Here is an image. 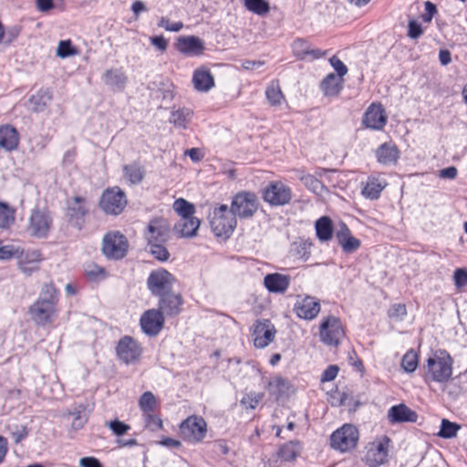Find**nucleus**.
Returning <instances> with one entry per match:
<instances>
[{"instance_id":"6e6d98bb","label":"nucleus","mask_w":467,"mask_h":467,"mask_svg":"<svg viewBox=\"0 0 467 467\" xmlns=\"http://www.w3.org/2000/svg\"><path fill=\"white\" fill-rule=\"evenodd\" d=\"M21 254V249L14 245H4L0 247V260L17 258Z\"/></svg>"},{"instance_id":"774afa93","label":"nucleus","mask_w":467,"mask_h":467,"mask_svg":"<svg viewBox=\"0 0 467 467\" xmlns=\"http://www.w3.org/2000/svg\"><path fill=\"white\" fill-rule=\"evenodd\" d=\"M352 236L349 228L346 223H342L339 229L336 233V237L339 244L345 242L348 237Z\"/></svg>"},{"instance_id":"338daca9","label":"nucleus","mask_w":467,"mask_h":467,"mask_svg":"<svg viewBox=\"0 0 467 467\" xmlns=\"http://www.w3.org/2000/svg\"><path fill=\"white\" fill-rule=\"evenodd\" d=\"M338 367L337 365H329L322 373L321 381L327 382L335 379L338 373Z\"/></svg>"},{"instance_id":"423d86ee","label":"nucleus","mask_w":467,"mask_h":467,"mask_svg":"<svg viewBox=\"0 0 467 467\" xmlns=\"http://www.w3.org/2000/svg\"><path fill=\"white\" fill-rule=\"evenodd\" d=\"M180 432L186 441L197 443L204 439L207 424L200 416H190L181 423Z\"/></svg>"},{"instance_id":"aec40b11","label":"nucleus","mask_w":467,"mask_h":467,"mask_svg":"<svg viewBox=\"0 0 467 467\" xmlns=\"http://www.w3.org/2000/svg\"><path fill=\"white\" fill-rule=\"evenodd\" d=\"M275 329L269 320L258 322L254 330V344L255 348H264L274 339Z\"/></svg>"},{"instance_id":"5701e85b","label":"nucleus","mask_w":467,"mask_h":467,"mask_svg":"<svg viewBox=\"0 0 467 467\" xmlns=\"http://www.w3.org/2000/svg\"><path fill=\"white\" fill-rule=\"evenodd\" d=\"M29 313L32 317V319L37 325L45 326L51 323L52 317L55 314V306L47 303L36 301L30 306Z\"/></svg>"},{"instance_id":"5fc2aeb1","label":"nucleus","mask_w":467,"mask_h":467,"mask_svg":"<svg viewBox=\"0 0 467 467\" xmlns=\"http://www.w3.org/2000/svg\"><path fill=\"white\" fill-rule=\"evenodd\" d=\"M106 426L109 427L118 437L124 435L128 431L130 430V426L129 424L119 420L108 421L106 422Z\"/></svg>"},{"instance_id":"e433bc0d","label":"nucleus","mask_w":467,"mask_h":467,"mask_svg":"<svg viewBox=\"0 0 467 467\" xmlns=\"http://www.w3.org/2000/svg\"><path fill=\"white\" fill-rule=\"evenodd\" d=\"M386 185L387 183L379 178L368 177L362 194L370 200H377Z\"/></svg>"},{"instance_id":"2f4dec72","label":"nucleus","mask_w":467,"mask_h":467,"mask_svg":"<svg viewBox=\"0 0 467 467\" xmlns=\"http://www.w3.org/2000/svg\"><path fill=\"white\" fill-rule=\"evenodd\" d=\"M265 388L271 396L276 400L288 393L290 383L288 380L280 376H275L265 382Z\"/></svg>"},{"instance_id":"7ed1b4c3","label":"nucleus","mask_w":467,"mask_h":467,"mask_svg":"<svg viewBox=\"0 0 467 467\" xmlns=\"http://www.w3.org/2000/svg\"><path fill=\"white\" fill-rule=\"evenodd\" d=\"M257 196L251 192H241L234 195L230 211L234 218H252L258 209Z\"/></svg>"},{"instance_id":"8fccbe9b","label":"nucleus","mask_w":467,"mask_h":467,"mask_svg":"<svg viewBox=\"0 0 467 467\" xmlns=\"http://www.w3.org/2000/svg\"><path fill=\"white\" fill-rule=\"evenodd\" d=\"M311 45L303 38L296 39L292 44V49L295 56L299 59H306Z\"/></svg>"},{"instance_id":"69168bd1","label":"nucleus","mask_w":467,"mask_h":467,"mask_svg":"<svg viewBox=\"0 0 467 467\" xmlns=\"http://www.w3.org/2000/svg\"><path fill=\"white\" fill-rule=\"evenodd\" d=\"M330 65L337 71L338 77L343 78L348 73L347 66L336 56L329 58Z\"/></svg>"},{"instance_id":"0e129e2a","label":"nucleus","mask_w":467,"mask_h":467,"mask_svg":"<svg viewBox=\"0 0 467 467\" xmlns=\"http://www.w3.org/2000/svg\"><path fill=\"white\" fill-rule=\"evenodd\" d=\"M423 34V30L420 23L416 20H410L408 25V36L412 39L419 38Z\"/></svg>"},{"instance_id":"c85d7f7f","label":"nucleus","mask_w":467,"mask_h":467,"mask_svg":"<svg viewBox=\"0 0 467 467\" xmlns=\"http://www.w3.org/2000/svg\"><path fill=\"white\" fill-rule=\"evenodd\" d=\"M19 142L17 130L11 125L0 127V147L5 150L16 149Z\"/></svg>"},{"instance_id":"4c0bfd02","label":"nucleus","mask_w":467,"mask_h":467,"mask_svg":"<svg viewBox=\"0 0 467 467\" xmlns=\"http://www.w3.org/2000/svg\"><path fill=\"white\" fill-rule=\"evenodd\" d=\"M192 114L193 112L191 109L180 108L171 112L170 122H171L176 128L185 130L192 119Z\"/></svg>"},{"instance_id":"2eb2a0df","label":"nucleus","mask_w":467,"mask_h":467,"mask_svg":"<svg viewBox=\"0 0 467 467\" xmlns=\"http://www.w3.org/2000/svg\"><path fill=\"white\" fill-rule=\"evenodd\" d=\"M164 317L160 310L149 309L140 317L142 331L150 337L157 336L164 326Z\"/></svg>"},{"instance_id":"c9c22d12","label":"nucleus","mask_w":467,"mask_h":467,"mask_svg":"<svg viewBox=\"0 0 467 467\" xmlns=\"http://www.w3.org/2000/svg\"><path fill=\"white\" fill-rule=\"evenodd\" d=\"M317 237L320 242H328L333 237L332 220L327 216H322L315 223Z\"/></svg>"},{"instance_id":"ddd939ff","label":"nucleus","mask_w":467,"mask_h":467,"mask_svg":"<svg viewBox=\"0 0 467 467\" xmlns=\"http://www.w3.org/2000/svg\"><path fill=\"white\" fill-rule=\"evenodd\" d=\"M170 225L166 219L153 218L150 221L144 236L148 244L165 243L169 238Z\"/></svg>"},{"instance_id":"39448f33","label":"nucleus","mask_w":467,"mask_h":467,"mask_svg":"<svg viewBox=\"0 0 467 467\" xmlns=\"http://www.w3.org/2000/svg\"><path fill=\"white\" fill-rule=\"evenodd\" d=\"M129 248L127 238L119 232L109 233L103 238L102 252L107 258L119 260Z\"/></svg>"},{"instance_id":"e2e57ef3","label":"nucleus","mask_w":467,"mask_h":467,"mask_svg":"<svg viewBox=\"0 0 467 467\" xmlns=\"http://www.w3.org/2000/svg\"><path fill=\"white\" fill-rule=\"evenodd\" d=\"M454 285L458 288L467 285V270L464 268H458L454 271L453 275Z\"/></svg>"},{"instance_id":"b1692460","label":"nucleus","mask_w":467,"mask_h":467,"mask_svg":"<svg viewBox=\"0 0 467 467\" xmlns=\"http://www.w3.org/2000/svg\"><path fill=\"white\" fill-rule=\"evenodd\" d=\"M291 278L289 275L273 273L264 277V285L271 293L283 294L289 287Z\"/></svg>"},{"instance_id":"3c124183","label":"nucleus","mask_w":467,"mask_h":467,"mask_svg":"<svg viewBox=\"0 0 467 467\" xmlns=\"http://www.w3.org/2000/svg\"><path fill=\"white\" fill-rule=\"evenodd\" d=\"M78 54L77 48L72 45L71 41L68 40H61L58 43V47L57 49V55L59 57L66 58Z\"/></svg>"},{"instance_id":"7c9ffc66","label":"nucleus","mask_w":467,"mask_h":467,"mask_svg":"<svg viewBox=\"0 0 467 467\" xmlns=\"http://www.w3.org/2000/svg\"><path fill=\"white\" fill-rule=\"evenodd\" d=\"M320 87L325 96H337L343 88V78L330 73L322 80Z\"/></svg>"},{"instance_id":"bf43d9fd","label":"nucleus","mask_w":467,"mask_h":467,"mask_svg":"<svg viewBox=\"0 0 467 467\" xmlns=\"http://www.w3.org/2000/svg\"><path fill=\"white\" fill-rule=\"evenodd\" d=\"M145 415V422L146 427L150 429L151 431L161 430L162 428V420L153 414V412L146 413Z\"/></svg>"},{"instance_id":"f257e3e1","label":"nucleus","mask_w":467,"mask_h":467,"mask_svg":"<svg viewBox=\"0 0 467 467\" xmlns=\"http://www.w3.org/2000/svg\"><path fill=\"white\" fill-rule=\"evenodd\" d=\"M452 365L453 360L446 350L434 351L422 367L425 382H447L452 376Z\"/></svg>"},{"instance_id":"9b49d317","label":"nucleus","mask_w":467,"mask_h":467,"mask_svg":"<svg viewBox=\"0 0 467 467\" xmlns=\"http://www.w3.org/2000/svg\"><path fill=\"white\" fill-rule=\"evenodd\" d=\"M52 225V219L48 213L43 210L35 209L29 218L27 231L36 238L47 236Z\"/></svg>"},{"instance_id":"864d4df0","label":"nucleus","mask_w":467,"mask_h":467,"mask_svg":"<svg viewBox=\"0 0 467 467\" xmlns=\"http://www.w3.org/2000/svg\"><path fill=\"white\" fill-rule=\"evenodd\" d=\"M300 181L314 192H322L324 189L323 183L312 174H303Z\"/></svg>"},{"instance_id":"0eeeda50","label":"nucleus","mask_w":467,"mask_h":467,"mask_svg":"<svg viewBox=\"0 0 467 467\" xmlns=\"http://www.w3.org/2000/svg\"><path fill=\"white\" fill-rule=\"evenodd\" d=\"M174 281L175 278L169 271L160 268L150 274L147 286L152 296H161L171 292Z\"/></svg>"},{"instance_id":"20e7f679","label":"nucleus","mask_w":467,"mask_h":467,"mask_svg":"<svg viewBox=\"0 0 467 467\" xmlns=\"http://www.w3.org/2000/svg\"><path fill=\"white\" fill-rule=\"evenodd\" d=\"M358 431L352 424H344L330 436L331 446L340 451H348L357 446Z\"/></svg>"},{"instance_id":"bb28decb","label":"nucleus","mask_w":467,"mask_h":467,"mask_svg":"<svg viewBox=\"0 0 467 467\" xmlns=\"http://www.w3.org/2000/svg\"><path fill=\"white\" fill-rule=\"evenodd\" d=\"M52 98V91L47 88H42L36 94L29 97L27 108L36 113L42 112L47 108Z\"/></svg>"},{"instance_id":"6ab92c4d","label":"nucleus","mask_w":467,"mask_h":467,"mask_svg":"<svg viewBox=\"0 0 467 467\" xmlns=\"http://www.w3.org/2000/svg\"><path fill=\"white\" fill-rule=\"evenodd\" d=\"M175 48L185 56H200L204 50V43L197 36H183L177 39Z\"/></svg>"},{"instance_id":"58836bf2","label":"nucleus","mask_w":467,"mask_h":467,"mask_svg":"<svg viewBox=\"0 0 467 467\" xmlns=\"http://www.w3.org/2000/svg\"><path fill=\"white\" fill-rule=\"evenodd\" d=\"M16 210L7 202H0V229L7 230L15 223Z\"/></svg>"},{"instance_id":"a211bd4d","label":"nucleus","mask_w":467,"mask_h":467,"mask_svg":"<svg viewBox=\"0 0 467 467\" xmlns=\"http://www.w3.org/2000/svg\"><path fill=\"white\" fill-rule=\"evenodd\" d=\"M18 267L26 275H31L38 270L39 263L43 261L42 254L37 249H21V254L17 257Z\"/></svg>"},{"instance_id":"4d7b16f0","label":"nucleus","mask_w":467,"mask_h":467,"mask_svg":"<svg viewBox=\"0 0 467 467\" xmlns=\"http://www.w3.org/2000/svg\"><path fill=\"white\" fill-rule=\"evenodd\" d=\"M340 245L345 253L351 254L356 252L360 247L361 242L352 235L348 237L345 242H343Z\"/></svg>"},{"instance_id":"09e8293b","label":"nucleus","mask_w":467,"mask_h":467,"mask_svg":"<svg viewBox=\"0 0 467 467\" xmlns=\"http://www.w3.org/2000/svg\"><path fill=\"white\" fill-rule=\"evenodd\" d=\"M265 95L272 106L280 105L285 99L279 86L275 84H271L267 87Z\"/></svg>"},{"instance_id":"6e6552de","label":"nucleus","mask_w":467,"mask_h":467,"mask_svg":"<svg viewBox=\"0 0 467 467\" xmlns=\"http://www.w3.org/2000/svg\"><path fill=\"white\" fill-rule=\"evenodd\" d=\"M127 204L126 196L123 191L115 187L103 192L99 206L108 214H119Z\"/></svg>"},{"instance_id":"72a5a7b5","label":"nucleus","mask_w":467,"mask_h":467,"mask_svg":"<svg viewBox=\"0 0 467 467\" xmlns=\"http://www.w3.org/2000/svg\"><path fill=\"white\" fill-rule=\"evenodd\" d=\"M312 241L305 238H298L294 241L290 247V254L303 261L309 259L311 255Z\"/></svg>"},{"instance_id":"603ef678","label":"nucleus","mask_w":467,"mask_h":467,"mask_svg":"<svg viewBox=\"0 0 467 467\" xmlns=\"http://www.w3.org/2000/svg\"><path fill=\"white\" fill-rule=\"evenodd\" d=\"M164 243L148 244L150 253L159 261L165 262L169 259L170 254L163 245Z\"/></svg>"},{"instance_id":"412c9836","label":"nucleus","mask_w":467,"mask_h":467,"mask_svg":"<svg viewBox=\"0 0 467 467\" xmlns=\"http://www.w3.org/2000/svg\"><path fill=\"white\" fill-rule=\"evenodd\" d=\"M104 84L115 92H122L128 83V76L122 67L109 68L102 75Z\"/></svg>"},{"instance_id":"49530a36","label":"nucleus","mask_w":467,"mask_h":467,"mask_svg":"<svg viewBox=\"0 0 467 467\" xmlns=\"http://www.w3.org/2000/svg\"><path fill=\"white\" fill-rule=\"evenodd\" d=\"M460 428L461 426L459 424L443 419L441 420V429L438 435L444 439H451L457 435V431L460 430Z\"/></svg>"},{"instance_id":"4be33fe9","label":"nucleus","mask_w":467,"mask_h":467,"mask_svg":"<svg viewBox=\"0 0 467 467\" xmlns=\"http://www.w3.org/2000/svg\"><path fill=\"white\" fill-rule=\"evenodd\" d=\"M159 309L162 315L175 317L181 312V306L183 303L180 294L172 292L159 296Z\"/></svg>"},{"instance_id":"f3484780","label":"nucleus","mask_w":467,"mask_h":467,"mask_svg":"<svg viewBox=\"0 0 467 467\" xmlns=\"http://www.w3.org/2000/svg\"><path fill=\"white\" fill-rule=\"evenodd\" d=\"M87 213L88 208L86 207L85 198L76 196L68 202L67 216L68 222L78 229H81L83 218Z\"/></svg>"},{"instance_id":"a18cd8bd","label":"nucleus","mask_w":467,"mask_h":467,"mask_svg":"<svg viewBox=\"0 0 467 467\" xmlns=\"http://www.w3.org/2000/svg\"><path fill=\"white\" fill-rule=\"evenodd\" d=\"M245 7L259 16H265L269 12L270 6L265 0H244Z\"/></svg>"},{"instance_id":"f704fd0d","label":"nucleus","mask_w":467,"mask_h":467,"mask_svg":"<svg viewBox=\"0 0 467 467\" xmlns=\"http://www.w3.org/2000/svg\"><path fill=\"white\" fill-rule=\"evenodd\" d=\"M301 451L302 445L299 441H290L280 446L278 457L285 462H293L300 455Z\"/></svg>"},{"instance_id":"a19ab883","label":"nucleus","mask_w":467,"mask_h":467,"mask_svg":"<svg viewBox=\"0 0 467 467\" xmlns=\"http://www.w3.org/2000/svg\"><path fill=\"white\" fill-rule=\"evenodd\" d=\"M124 177L131 183H140L144 177L141 167L137 163H131L123 167Z\"/></svg>"},{"instance_id":"ea45409f","label":"nucleus","mask_w":467,"mask_h":467,"mask_svg":"<svg viewBox=\"0 0 467 467\" xmlns=\"http://www.w3.org/2000/svg\"><path fill=\"white\" fill-rule=\"evenodd\" d=\"M37 301L52 305L56 307L58 301V291L53 283H47L43 285Z\"/></svg>"},{"instance_id":"13d9d810","label":"nucleus","mask_w":467,"mask_h":467,"mask_svg":"<svg viewBox=\"0 0 467 467\" xmlns=\"http://www.w3.org/2000/svg\"><path fill=\"white\" fill-rule=\"evenodd\" d=\"M158 26L164 28L166 31L179 32L183 27V24L182 22L170 23L167 17L161 16L158 22Z\"/></svg>"},{"instance_id":"dca6fc26","label":"nucleus","mask_w":467,"mask_h":467,"mask_svg":"<svg viewBox=\"0 0 467 467\" xmlns=\"http://www.w3.org/2000/svg\"><path fill=\"white\" fill-rule=\"evenodd\" d=\"M387 115L381 104L372 103L362 118L363 125L370 130H381L387 123Z\"/></svg>"},{"instance_id":"c03bdc74","label":"nucleus","mask_w":467,"mask_h":467,"mask_svg":"<svg viewBox=\"0 0 467 467\" xmlns=\"http://www.w3.org/2000/svg\"><path fill=\"white\" fill-rule=\"evenodd\" d=\"M85 275L89 281H100L106 278L105 269L96 264L89 263L85 265Z\"/></svg>"},{"instance_id":"9d476101","label":"nucleus","mask_w":467,"mask_h":467,"mask_svg":"<svg viewBox=\"0 0 467 467\" xmlns=\"http://www.w3.org/2000/svg\"><path fill=\"white\" fill-rule=\"evenodd\" d=\"M263 199L273 206L287 204L292 199L290 187L281 182H274L263 191Z\"/></svg>"},{"instance_id":"052dcab7","label":"nucleus","mask_w":467,"mask_h":467,"mask_svg":"<svg viewBox=\"0 0 467 467\" xmlns=\"http://www.w3.org/2000/svg\"><path fill=\"white\" fill-rule=\"evenodd\" d=\"M262 398L263 394L250 393L242 399L241 403L246 408L254 409Z\"/></svg>"},{"instance_id":"79ce46f5","label":"nucleus","mask_w":467,"mask_h":467,"mask_svg":"<svg viewBox=\"0 0 467 467\" xmlns=\"http://www.w3.org/2000/svg\"><path fill=\"white\" fill-rule=\"evenodd\" d=\"M419 365V356L413 349L408 350L401 359V368L408 373L416 370Z\"/></svg>"},{"instance_id":"393cba45","label":"nucleus","mask_w":467,"mask_h":467,"mask_svg":"<svg viewBox=\"0 0 467 467\" xmlns=\"http://www.w3.org/2000/svg\"><path fill=\"white\" fill-rule=\"evenodd\" d=\"M388 418L391 423L416 422L418 414L405 404H399L389 410Z\"/></svg>"},{"instance_id":"1a4fd4ad","label":"nucleus","mask_w":467,"mask_h":467,"mask_svg":"<svg viewBox=\"0 0 467 467\" xmlns=\"http://www.w3.org/2000/svg\"><path fill=\"white\" fill-rule=\"evenodd\" d=\"M320 337L328 346H337L344 337V330L338 317L329 316L320 324Z\"/></svg>"},{"instance_id":"4468645a","label":"nucleus","mask_w":467,"mask_h":467,"mask_svg":"<svg viewBox=\"0 0 467 467\" xmlns=\"http://www.w3.org/2000/svg\"><path fill=\"white\" fill-rule=\"evenodd\" d=\"M116 352L120 360L130 364L139 359L141 348L131 337L126 336L119 341Z\"/></svg>"},{"instance_id":"680f3d73","label":"nucleus","mask_w":467,"mask_h":467,"mask_svg":"<svg viewBox=\"0 0 467 467\" xmlns=\"http://www.w3.org/2000/svg\"><path fill=\"white\" fill-rule=\"evenodd\" d=\"M407 315V308L404 304H395L389 310L391 318L401 320Z\"/></svg>"},{"instance_id":"f03ea898","label":"nucleus","mask_w":467,"mask_h":467,"mask_svg":"<svg viewBox=\"0 0 467 467\" xmlns=\"http://www.w3.org/2000/svg\"><path fill=\"white\" fill-rule=\"evenodd\" d=\"M210 225L216 236L229 237L236 227V219L226 204H221L210 214Z\"/></svg>"},{"instance_id":"cd10ccee","label":"nucleus","mask_w":467,"mask_h":467,"mask_svg":"<svg viewBox=\"0 0 467 467\" xmlns=\"http://www.w3.org/2000/svg\"><path fill=\"white\" fill-rule=\"evenodd\" d=\"M200 221L192 217L180 218L174 225V231L180 237H192L196 235Z\"/></svg>"},{"instance_id":"c756f323","label":"nucleus","mask_w":467,"mask_h":467,"mask_svg":"<svg viewBox=\"0 0 467 467\" xmlns=\"http://www.w3.org/2000/svg\"><path fill=\"white\" fill-rule=\"evenodd\" d=\"M366 461L369 466H379L388 460V450L384 443L379 442L371 447L366 454Z\"/></svg>"},{"instance_id":"37998d69","label":"nucleus","mask_w":467,"mask_h":467,"mask_svg":"<svg viewBox=\"0 0 467 467\" xmlns=\"http://www.w3.org/2000/svg\"><path fill=\"white\" fill-rule=\"evenodd\" d=\"M173 209L181 218L192 217L195 212L194 205L182 198H179L173 202Z\"/></svg>"},{"instance_id":"de8ad7c7","label":"nucleus","mask_w":467,"mask_h":467,"mask_svg":"<svg viewBox=\"0 0 467 467\" xmlns=\"http://www.w3.org/2000/svg\"><path fill=\"white\" fill-rule=\"evenodd\" d=\"M139 404L143 413L146 414L155 410L157 400L152 392L146 391L140 396Z\"/></svg>"},{"instance_id":"f8f14e48","label":"nucleus","mask_w":467,"mask_h":467,"mask_svg":"<svg viewBox=\"0 0 467 467\" xmlns=\"http://www.w3.org/2000/svg\"><path fill=\"white\" fill-rule=\"evenodd\" d=\"M294 311L299 318L312 320L320 312L319 300L310 296H297Z\"/></svg>"},{"instance_id":"a878e982","label":"nucleus","mask_w":467,"mask_h":467,"mask_svg":"<svg viewBox=\"0 0 467 467\" xmlns=\"http://www.w3.org/2000/svg\"><path fill=\"white\" fill-rule=\"evenodd\" d=\"M376 158L383 165L396 164L400 158V150L392 141L384 142L377 149Z\"/></svg>"},{"instance_id":"473e14b6","label":"nucleus","mask_w":467,"mask_h":467,"mask_svg":"<svg viewBox=\"0 0 467 467\" xmlns=\"http://www.w3.org/2000/svg\"><path fill=\"white\" fill-rule=\"evenodd\" d=\"M192 82L199 91H208L214 86V79L208 69H197L193 73Z\"/></svg>"}]
</instances>
